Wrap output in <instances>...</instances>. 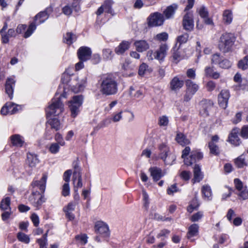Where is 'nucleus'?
Wrapping results in <instances>:
<instances>
[{"instance_id": "f257e3e1", "label": "nucleus", "mask_w": 248, "mask_h": 248, "mask_svg": "<svg viewBox=\"0 0 248 248\" xmlns=\"http://www.w3.org/2000/svg\"><path fill=\"white\" fill-rule=\"evenodd\" d=\"M47 178V175L44 174L40 181H33L31 183L32 187L34 188L36 186L39 187L42 193V194H41L38 191H33L29 198L30 202L37 209H39L41 205L46 202V199L43 195V193H44L45 191Z\"/></svg>"}, {"instance_id": "f03ea898", "label": "nucleus", "mask_w": 248, "mask_h": 248, "mask_svg": "<svg viewBox=\"0 0 248 248\" xmlns=\"http://www.w3.org/2000/svg\"><path fill=\"white\" fill-rule=\"evenodd\" d=\"M118 91V83L111 75H107L102 79L100 92L103 94L111 95L115 94Z\"/></svg>"}, {"instance_id": "7ed1b4c3", "label": "nucleus", "mask_w": 248, "mask_h": 248, "mask_svg": "<svg viewBox=\"0 0 248 248\" xmlns=\"http://www.w3.org/2000/svg\"><path fill=\"white\" fill-rule=\"evenodd\" d=\"M235 41V37L232 34L225 33L220 37L218 48L223 53H227L231 50Z\"/></svg>"}, {"instance_id": "20e7f679", "label": "nucleus", "mask_w": 248, "mask_h": 248, "mask_svg": "<svg viewBox=\"0 0 248 248\" xmlns=\"http://www.w3.org/2000/svg\"><path fill=\"white\" fill-rule=\"evenodd\" d=\"M63 104L61 101V97L52 99L51 104L46 109V115H58L63 111Z\"/></svg>"}, {"instance_id": "39448f33", "label": "nucleus", "mask_w": 248, "mask_h": 248, "mask_svg": "<svg viewBox=\"0 0 248 248\" xmlns=\"http://www.w3.org/2000/svg\"><path fill=\"white\" fill-rule=\"evenodd\" d=\"M190 149L189 147H186L183 151L182 157L184 159V163L187 166L191 165L193 163L201 159L202 157V154L199 152H192L189 158L186 157L189 154Z\"/></svg>"}, {"instance_id": "423d86ee", "label": "nucleus", "mask_w": 248, "mask_h": 248, "mask_svg": "<svg viewBox=\"0 0 248 248\" xmlns=\"http://www.w3.org/2000/svg\"><path fill=\"white\" fill-rule=\"evenodd\" d=\"M83 96L82 95H75L72 99L69 102V107L71 111V116L76 117L79 112V108L83 102Z\"/></svg>"}, {"instance_id": "0eeeda50", "label": "nucleus", "mask_w": 248, "mask_h": 248, "mask_svg": "<svg viewBox=\"0 0 248 248\" xmlns=\"http://www.w3.org/2000/svg\"><path fill=\"white\" fill-rule=\"evenodd\" d=\"M164 17L161 14L155 12L150 15L148 18V24L149 26H158L163 24Z\"/></svg>"}, {"instance_id": "6e6552de", "label": "nucleus", "mask_w": 248, "mask_h": 248, "mask_svg": "<svg viewBox=\"0 0 248 248\" xmlns=\"http://www.w3.org/2000/svg\"><path fill=\"white\" fill-rule=\"evenodd\" d=\"M94 229L96 233L100 234L103 237H107L109 235L108 225L102 221H97L95 223Z\"/></svg>"}, {"instance_id": "1a4fd4ad", "label": "nucleus", "mask_w": 248, "mask_h": 248, "mask_svg": "<svg viewBox=\"0 0 248 248\" xmlns=\"http://www.w3.org/2000/svg\"><path fill=\"white\" fill-rule=\"evenodd\" d=\"M183 26L185 30L191 31L194 28L193 16L190 13H186L184 16Z\"/></svg>"}, {"instance_id": "9d476101", "label": "nucleus", "mask_w": 248, "mask_h": 248, "mask_svg": "<svg viewBox=\"0 0 248 248\" xmlns=\"http://www.w3.org/2000/svg\"><path fill=\"white\" fill-rule=\"evenodd\" d=\"M230 96V93L228 90H223L221 91L218 96V104L220 107L223 108L227 107Z\"/></svg>"}, {"instance_id": "9b49d317", "label": "nucleus", "mask_w": 248, "mask_h": 248, "mask_svg": "<svg viewBox=\"0 0 248 248\" xmlns=\"http://www.w3.org/2000/svg\"><path fill=\"white\" fill-rule=\"evenodd\" d=\"M92 51L87 46L80 47L78 51V59L81 61H86L90 59Z\"/></svg>"}, {"instance_id": "f8f14e48", "label": "nucleus", "mask_w": 248, "mask_h": 248, "mask_svg": "<svg viewBox=\"0 0 248 248\" xmlns=\"http://www.w3.org/2000/svg\"><path fill=\"white\" fill-rule=\"evenodd\" d=\"M168 47L166 44L161 45L159 49L154 53V58L159 61H163L166 57Z\"/></svg>"}, {"instance_id": "ddd939ff", "label": "nucleus", "mask_w": 248, "mask_h": 248, "mask_svg": "<svg viewBox=\"0 0 248 248\" xmlns=\"http://www.w3.org/2000/svg\"><path fill=\"white\" fill-rule=\"evenodd\" d=\"M197 12L200 16L204 19V22L206 24H213V21L211 18L208 17V12L204 6H202L198 8Z\"/></svg>"}, {"instance_id": "4468645a", "label": "nucleus", "mask_w": 248, "mask_h": 248, "mask_svg": "<svg viewBox=\"0 0 248 248\" xmlns=\"http://www.w3.org/2000/svg\"><path fill=\"white\" fill-rule=\"evenodd\" d=\"M52 11L51 9L47 8L44 11H42L34 17V20L37 24H41L46 20L49 13Z\"/></svg>"}, {"instance_id": "2eb2a0df", "label": "nucleus", "mask_w": 248, "mask_h": 248, "mask_svg": "<svg viewBox=\"0 0 248 248\" xmlns=\"http://www.w3.org/2000/svg\"><path fill=\"white\" fill-rule=\"evenodd\" d=\"M82 173H76L73 175L72 181L74 185V192L78 191V189L82 187Z\"/></svg>"}, {"instance_id": "dca6fc26", "label": "nucleus", "mask_w": 248, "mask_h": 248, "mask_svg": "<svg viewBox=\"0 0 248 248\" xmlns=\"http://www.w3.org/2000/svg\"><path fill=\"white\" fill-rule=\"evenodd\" d=\"M239 129L237 128H233L229 137V141L232 144L235 146L239 145L240 141L239 139L238 134L239 133Z\"/></svg>"}, {"instance_id": "f3484780", "label": "nucleus", "mask_w": 248, "mask_h": 248, "mask_svg": "<svg viewBox=\"0 0 248 248\" xmlns=\"http://www.w3.org/2000/svg\"><path fill=\"white\" fill-rule=\"evenodd\" d=\"M136 50L139 52H142L149 49V44L144 40H137L134 43Z\"/></svg>"}, {"instance_id": "a211bd4d", "label": "nucleus", "mask_w": 248, "mask_h": 248, "mask_svg": "<svg viewBox=\"0 0 248 248\" xmlns=\"http://www.w3.org/2000/svg\"><path fill=\"white\" fill-rule=\"evenodd\" d=\"M184 85V81L180 79L178 77H175L170 82V88L171 90L177 92Z\"/></svg>"}, {"instance_id": "6ab92c4d", "label": "nucleus", "mask_w": 248, "mask_h": 248, "mask_svg": "<svg viewBox=\"0 0 248 248\" xmlns=\"http://www.w3.org/2000/svg\"><path fill=\"white\" fill-rule=\"evenodd\" d=\"M149 171L155 182L158 181L164 175L161 169L156 167L150 168Z\"/></svg>"}, {"instance_id": "aec40b11", "label": "nucleus", "mask_w": 248, "mask_h": 248, "mask_svg": "<svg viewBox=\"0 0 248 248\" xmlns=\"http://www.w3.org/2000/svg\"><path fill=\"white\" fill-rule=\"evenodd\" d=\"M131 43L126 41H122L120 45L115 49V53L118 55L123 54L125 51L127 50L130 46Z\"/></svg>"}, {"instance_id": "412c9836", "label": "nucleus", "mask_w": 248, "mask_h": 248, "mask_svg": "<svg viewBox=\"0 0 248 248\" xmlns=\"http://www.w3.org/2000/svg\"><path fill=\"white\" fill-rule=\"evenodd\" d=\"M15 83V80L11 78H7L5 83V92L10 99L13 98V86H14Z\"/></svg>"}, {"instance_id": "4be33fe9", "label": "nucleus", "mask_w": 248, "mask_h": 248, "mask_svg": "<svg viewBox=\"0 0 248 248\" xmlns=\"http://www.w3.org/2000/svg\"><path fill=\"white\" fill-rule=\"evenodd\" d=\"M212 103L210 101H202L200 103V105L202 107V109L200 112V114L203 116H208L209 110L212 107Z\"/></svg>"}, {"instance_id": "5701e85b", "label": "nucleus", "mask_w": 248, "mask_h": 248, "mask_svg": "<svg viewBox=\"0 0 248 248\" xmlns=\"http://www.w3.org/2000/svg\"><path fill=\"white\" fill-rule=\"evenodd\" d=\"M204 73L206 77L214 79H218L220 77V74L217 71L214 72L212 67L206 66L204 69Z\"/></svg>"}, {"instance_id": "b1692460", "label": "nucleus", "mask_w": 248, "mask_h": 248, "mask_svg": "<svg viewBox=\"0 0 248 248\" xmlns=\"http://www.w3.org/2000/svg\"><path fill=\"white\" fill-rule=\"evenodd\" d=\"M233 14L231 10H226L224 11L222 14V20L225 24H230L232 21Z\"/></svg>"}, {"instance_id": "393cba45", "label": "nucleus", "mask_w": 248, "mask_h": 248, "mask_svg": "<svg viewBox=\"0 0 248 248\" xmlns=\"http://www.w3.org/2000/svg\"><path fill=\"white\" fill-rule=\"evenodd\" d=\"M186 85L187 87V91L191 93L192 94H195L199 89L198 85L189 79L186 81Z\"/></svg>"}, {"instance_id": "a878e982", "label": "nucleus", "mask_w": 248, "mask_h": 248, "mask_svg": "<svg viewBox=\"0 0 248 248\" xmlns=\"http://www.w3.org/2000/svg\"><path fill=\"white\" fill-rule=\"evenodd\" d=\"M202 192L204 199L211 200L212 197V193L211 187L208 185H204L202 187Z\"/></svg>"}, {"instance_id": "bb28decb", "label": "nucleus", "mask_w": 248, "mask_h": 248, "mask_svg": "<svg viewBox=\"0 0 248 248\" xmlns=\"http://www.w3.org/2000/svg\"><path fill=\"white\" fill-rule=\"evenodd\" d=\"M158 150H159V157L162 159L165 156L167 155L170 153L169 148L164 143H161L158 146Z\"/></svg>"}, {"instance_id": "cd10ccee", "label": "nucleus", "mask_w": 248, "mask_h": 248, "mask_svg": "<svg viewBox=\"0 0 248 248\" xmlns=\"http://www.w3.org/2000/svg\"><path fill=\"white\" fill-rule=\"evenodd\" d=\"M175 139L177 142L182 146L186 145L190 143L189 140L182 133H177Z\"/></svg>"}, {"instance_id": "c85d7f7f", "label": "nucleus", "mask_w": 248, "mask_h": 248, "mask_svg": "<svg viewBox=\"0 0 248 248\" xmlns=\"http://www.w3.org/2000/svg\"><path fill=\"white\" fill-rule=\"evenodd\" d=\"M199 226L197 224H193L189 226L188 231L187 234V237L188 239L198 234Z\"/></svg>"}, {"instance_id": "c756f323", "label": "nucleus", "mask_w": 248, "mask_h": 248, "mask_svg": "<svg viewBox=\"0 0 248 248\" xmlns=\"http://www.w3.org/2000/svg\"><path fill=\"white\" fill-rule=\"evenodd\" d=\"M194 180L195 181L199 182L203 178V175L202 172H201L200 167L196 165L194 167Z\"/></svg>"}, {"instance_id": "7c9ffc66", "label": "nucleus", "mask_w": 248, "mask_h": 248, "mask_svg": "<svg viewBox=\"0 0 248 248\" xmlns=\"http://www.w3.org/2000/svg\"><path fill=\"white\" fill-rule=\"evenodd\" d=\"M177 8V5L174 4L168 6L164 12L166 17L167 18H170L174 15Z\"/></svg>"}, {"instance_id": "2f4dec72", "label": "nucleus", "mask_w": 248, "mask_h": 248, "mask_svg": "<svg viewBox=\"0 0 248 248\" xmlns=\"http://www.w3.org/2000/svg\"><path fill=\"white\" fill-rule=\"evenodd\" d=\"M77 40V36L72 32H67L63 36V42L70 45Z\"/></svg>"}, {"instance_id": "473e14b6", "label": "nucleus", "mask_w": 248, "mask_h": 248, "mask_svg": "<svg viewBox=\"0 0 248 248\" xmlns=\"http://www.w3.org/2000/svg\"><path fill=\"white\" fill-rule=\"evenodd\" d=\"M11 140L12 144L16 146H21L23 145V141L19 135H14L11 137Z\"/></svg>"}, {"instance_id": "72a5a7b5", "label": "nucleus", "mask_w": 248, "mask_h": 248, "mask_svg": "<svg viewBox=\"0 0 248 248\" xmlns=\"http://www.w3.org/2000/svg\"><path fill=\"white\" fill-rule=\"evenodd\" d=\"M27 160L29 165L31 167H35L39 163V160L36 155L30 154L28 155Z\"/></svg>"}, {"instance_id": "f704fd0d", "label": "nucleus", "mask_w": 248, "mask_h": 248, "mask_svg": "<svg viewBox=\"0 0 248 248\" xmlns=\"http://www.w3.org/2000/svg\"><path fill=\"white\" fill-rule=\"evenodd\" d=\"M175 159L176 156L174 155L169 153L168 155L165 156V158H163L162 160H163L166 165H171Z\"/></svg>"}, {"instance_id": "c9c22d12", "label": "nucleus", "mask_w": 248, "mask_h": 248, "mask_svg": "<svg viewBox=\"0 0 248 248\" xmlns=\"http://www.w3.org/2000/svg\"><path fill=\"white\" fill-rule=\"evenodd\" d=\"M10 198L9 197H6L3 199L0 203V208L2 210H11L10 207Z\"/></svg>"}, {"instance_id": "e433bc0d", "label": "nucleus", "mask_w": 248, "mask_h": 248, "mask_svg": "<svg viewBox=\"0 0 248 248\" xmlns=\"http://www.w3.org/2000/svg\"><path fill=\"white\" fill-rule=\"evenodd\" d=\"M235 165L239 168H243L244 166H247V163L245 162V158L243 155H241L237 157L235 160Z\"/></svg>"}, {"instance_id": "4c0bfd02", "label": "nucleus", "mask_w": 248, "mask_h": 248, "mask_svg": "<svg viewBox=\"0 0 248 248\" xmlns=\"http://www.w3.org/2000/svg\"><path fill=\"white\" fill-rule=\"evenodd\" d=\"M248 55L245 56L243 59L241 60L238 63V67L242 70L248 68Z\"/></svg>"}, {"instance_id": "58836bf2", "label": "nucleus", "mask_w": 248, "mask_h": 248, "mask_svg": "<svg viewBox=\"0 0 248 248\" xmlns=\"http://www.w3.org/2000/svg\"><path fill=\"white\" fill-rule=\"evenodd\" d=\"M199 205V204L198 203V200L196 198H195L192 200V201L190 202V204L188 206L187 209V211L189 212V213H191L193 211V210L196 209L198 207Z\"/></svg>"}, {"instance_id": "ea45409f", "label": "nucleus", "mask_w": 248, "mask_h": 248, "mask_svg": "<svg viewBox=\"0 0 248 248\" xmlns=\"http://www.w3.org/2000/svg\"><path fill=\"white\" fill-rule=\"evenodd\" d=\"M103 58L106 60H111L113 56L112 50L106 48L103 50Z\"/></svg>"}, {"instance_id": "a19ab883", "label": "nucleus", "mask_w": 248, "mask_h": 248, "mask_svg": "<svg viewBox=\"0 0 248 248\" xmlns=\"http://www.w3.org/2000/svg\"><path fill=\"white\" fill-rule=\"evenodd\" d=\"M209 148L210 153L212 154L217 155L219 154V148L213 142H210L209 143Z\"/></svg>"}, {"instance_id": "79ce46f5", "label": "nucleus", "mask_w": 248, "mask_h": 248, "mask_svg": "<svg viewBox=\"0 0 248 248\" xmlns=\"http://www.w3.org/2000/svg\"><path fill=\"white\" fill-rule=\"evenodd\" d=\"M36 29V26L34 23H31L29 26L27 31L24 34V37L27 38L30 37L33 33V31Z\"/></svg>"}, {"instance_id": "37998d69", "label": "nucleus", "mask_w": 248, "mask_h": 248, "mask_svg": "<svg viewBox=\"0 0 248 248\" xmlns=\"http://www.w3.org/2000/svg\"><path fill=\"white\" fill-rule=\"evenodd\" d=\"M17 237L18 240L26 244H28L30 242V238L27 235L24 233L21 232H18L17 235Z\"/></svg>"}, {"instance_id": "c03bdc74", "label": "nucleus", "mask_w": 248, "mask_h": 248, "mask_svg": "<svg viewBox=\"0 0 248 248\" xmlns=\"http://www.w3.org/2000/svg\"><path fill=\"white\" fill-rule=\"evenodd\" d=\"M231 62H230L228 60L224 59V58H222V60L219 63V64L218 65L220 68L224 69H228L231 67Z\"/></svg>"}, {"instance_id": "a18cd8bd", "label": "nucleus", "mask_w": 248, "mask_h": 248, "mask_svg": "<svg viewBox=\"0 0 248 248\" xmlns=\"http://www.w3.org/2000/svg\"><path fill=\"white\" fill-rule=\"evenodd\" d=\"M112 4V1L111 0H106L104 4L102 5V6L104 7V10L106 12L108 13L111 14L112 10H111V5Z\"/></svg>"}, {"instance_id": "49530a36", "label": "nucleus", "mask_w": 248, "mask_h": 248, "mask_svg": "<svg viewBox=\"0 0 248 248\" xmlns=\"http://www.w3.org/2000/svg\"><path fill=\"white\" fill-rule=\"evenodd\" d=\"M49 124L52 128L54 129L55 130H58L60 127V123L59 120L57 118H54L49 121Z\"/></svg>"}, {"instance_id": "de8ad7c7", "label": "nucleus", "mask_w": 248, "mask_h": 248, "mask_svg": "<svg viewBox=\"0 0 248 248\" xmlns=\"http://www.w3.org/2000/svg\"><path fill=\"white\" fill-rule=\"evenodd\" d=\"M13 105V103H10L9 105H8L7 103L1 109V114L2 115H6L8 112L10 113V109L12 108Z\"/></svg>"}, {"instance_id": "09e8293b", "label": "nucleus", "mask_w": 248, "mask_h": 248, "mask_svg": "<svg viewBox=\"0 0 248 248\" xmlns=\"http://www.w3.org/2000/svg\"><path fill=\"white\" fill-rule=\"evenodd\" d=\"M223 57L220 56L218 53H216L212 55L211 58V63L212 64H219L221 61Z\"/></svg>"}, {"instance_id": "8fccbe9b", "label": "nucleus", "mask_w": 248, "mask_h": 248, "mask_svg": "<svg viewBox=\"0 0 248 248\" xmlns=\"http://www.w3.org/2000/svg\"><path fill=\"white\" fill-rule=\"evenodd\" d=\"M189 35L187 33H185L179 36H178L177 38V41L178 43H179L180 44L186 43L188 39Z\"/></svg>"}, {"instance_id": "3c124183", "label": "nucleus", "mask_w": 248, "mask_h": 248, "mask_svg": "<svg viewBox=\"0 0 248 248\" xmlns=\"http://www.w3.org/2000/svg\"><path fill=\"white\" fill-rule=\"evenodd\" d=\"M60 149L59 144L58 143H52L49 148V151L52 154H56L58 153Z\"/></svg>"}, {"instance_id": "603ef678", "label": "nucleus", "mask_w": 248, "mask_h": 248, "mask_svg": "<svg viewBox=\"0 0 248 248\" xmlns=\"http://www.w3.org/2000/svg\"><path fill=\"white\" fill-rule=\"evenodd\" d=\"M62 195L65 197L68 196L70 193V186L69 183H64L62 186Z\"/></svg>"}, {"instance_id": "864d4df0", "label": "nucleus", "mask_w": 248, "mask_h": 248, "mask_svg": "<svg viewBox=\"0 0 248 248\" xmlns=\"http://www.w3.org/2000/svg\"><path fill=\"white\" fill-rule=\"evenodd\" d=\"M172 57L174 60V62L176 63L178 62L180 58V53L178 51V49H175L174 48L172 50Z\"/></svg>"}, {"instance_id": "5fc2aeb1", "label": "nucleus", "mask_w": 248, "mask_h": 248, "mask_svg": "<svg viewBox=\"0 0 248 248\" xmlns=\"http://www.w3.org/2000/svg\"><path fill=\"white\" fill-rule=\"evenodd\" d=\"M169 123V119L166 116H162L159 119L158 124L160 126H167Z\"/></svg>"}, {"instance_id": "6e6d98bb", "label": "nucleus", "mask_w": 248, "mask_h": 248, "mask_svg": "<svg viewBox=\"0 0 248 248\" xmlns=\"http://www.w3.org/2000/svg\"><path fill=\"white\" fill-rule=\"evenodd\" d=\"M72 173V171L71 170H68L64 172L63 178V180L66 182V183H68L70 181V179Z\"/></svg>"}, {"instance_id": "4d7b16f0", "label": "nucleus", "mask_w": 248, "mask_h": 248, "mask_svg": "<svg viewBox=\"0 0 248 248\" xmlns=\"http://www.w3.org/2000/svg\"><path fill=\"white\" fill-rule=\"evenodd\" d=\"M234 183L236 188L239 191H241L245 188L243 187L242 182L239 179H235L234 180Z\"/></svg>"}, {"instance_id": "13d9d810", "label": "nucleus", "mask_w": 248, "mask_h": 248, "mask_svg": "<svg viewBox=\"0 0 248 248\" xmlns=\"http://www.w3.org/2000/svg\"><path fill=\"white\" fill-rule=\"evenodd\" d=\"M74 171L73 175H75L76 173H82L81 168L79 167L77 161H74L73 163Z\"/></svg>"}, {"instance_id": "bf43d9fd", "label": "nucleus", "mask_w": 248, "mask_h": 248, "mask_svg": "<svg viewBox=\"0 0 248 248\" xmlns=\"http://www.w3.org/2000/svg\"><path fill=\"white\" fill-rule=\"evenodd\" d=\"M239 193V197L244 200L248 198V190L245 187Z\"/></svg>"}, {"instance_id": "052dcab7", "label": "nucleus", "mask_w": 248, "mask_h": 248, "mask_svg": "<svg viewBox=\"0 0 248 248\" xmlns=\"http://www.w3.org/2000/svg\"><path fill=\"white\" fill-rule=\"evenodd\" d=\"M78 204L77 202H70L67 206V207L64 208V211H69V212H72L74 210L75 206Z\"/></svg>"}, {"instance_id": "680f3d73", "label": "nucleus", "mask_w": 248, "mask_h": 248, "mask_svg": "<svg viewBox=\"0 0 248 248\" xmlns=\"http://www.w3.org/2000/svg\"><path fill=\"white\" fill-rule=\"evenodd\" d=\"M147 68H148V65L145 63H142L140 66L139 69V74L140 76H143L145 74V72Z\"/></svg>"}, {"instance_id": "e2e57ef3", "label": "nucleus", "mask_w": 248, "mask_h": 248, "mask_svg": "<svg viewBox=\"0 0 248 248\" xmlns=\"http://www.w3.org/2000/svg\"><path fill=\"white\" fill-rule=\"evenodd\" d=\"M202 212H198L191 217V220L193 222L197 221L202 217Z\"/></svg>"}, {"instance_id": "0e129e2a", "label": "nucleus", "mask_w": 248, "mask_h": 248, "mask_svg": "<svg viewBox=\"0 0 248 248\" xmlns=\"http://www.w3.org/2000/svg\"><path fill=\"white\" fill-rule=\"evenodd\" d=\"M75 238L76 240H80L83 244H85L87 242V237L85 234L76 235Z\"/></svg>"}, {"instance_id": "69168bd1", "label": "nucleus", "mask_w": 248, "mask_h": 248, "mask_svg": "<svg viewBox=\"0 0 248 248\" xmlns=\"http://www.w3.org/2000/svg\"><path fill=\"white\" fill-rule=\"evenodd\" d=\"M241 135L244 138H248V126H244L242 128Z\"/></svg>"}, {"instance_id": "338daca9", "label": "nucleus", "mask_w": 248, "mask_h": 248, "mask_svg": "<svg viewBox=\"0 0 248 248\" xmlns=\"http://www.w3.org/2000/svg\"><path fill=\"white\" fill-rule=\"evenodd\" d=\"M178 191V189L176 184H173L170 186L167 189V193L169 195L173 194L174 192Z\"/></svg>"}, {"instance_id": "774afa93", "label": "nucleus", "mask_w": 248, "mask_h": 248, "mask_svg": "<svg viewBox=\"0 0 248 248\" xmlns=\"http://www.w3.org/2000/svg\"><path fill=\"white\" fill-rule=\"evenodd\" d=\"M190 172L187 171H183L180 174L181 177L186 181L190 179Z\"/></svg>"}]
</instances>
